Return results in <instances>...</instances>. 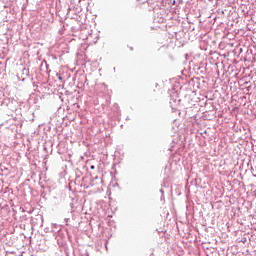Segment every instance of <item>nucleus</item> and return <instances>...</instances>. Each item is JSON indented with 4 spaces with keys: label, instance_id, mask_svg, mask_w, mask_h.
Wrapping results in <instances>:
<instances>
[{
    "label": "nucleus",
    "instance_id": "nucleus-1",
    "mask_svg": "<svg viewBox=\"0 0 256 256\" xmlns=\"http://www.w3.org/2000/svg\"><path fill=\"white\" fill-rule=\"evenodd\" d=\"M90 169L91 170L95 169V166L94 165L90 166Z\"/></svg>",
    "mask_w": 256,
    "mask_h": 256
}]
</instances>
